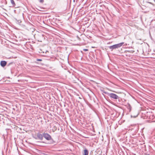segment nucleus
<instances>
[{
  "label": "nucleus",
  "instance_id": "8",
  "mask_svg": "<svg viewBox=\"0 0 155 155\" xmlns=\"http://www.w3.org/2000/svg\"><path fill=\"white\" fill-rule=\"evenodd\" d=\"M12 5V7H15L16 6L14 0H10Z\"/></svg>",
  "mask_w": 155,
  "mask_h": 155
},
{
  "label": "nucleus",
  "instance_id": "18",
  "mask_svg": "<svg viewBox=\"0 0 155 155\" xmlns=\"http://www.w3.org/2000/svg\"><path fill=\"white\" fill-rule=\"evenodd\" d=\"M74 1V2H75V0H73Z\"/></svg>",
  "mask_w": 155,
  "mask_h": 155
},
{
  "label": "nucleus",
  "instance_id": "19",
  "mask_svg": "<svg viewBox=\"0 0 155 155\" xmlns=\"http://www.w3.org/2000/svg\"><path fill=\"white\" fill-rule=\"evenodd\" d=\"M35 139H37V138H35Z\"/></svg>",
  "mask_w": 155,
  "mask_h": 155
},
{
  "label": "nucleus",
  "instance_id": "20",
  "mask_svg": "<svg viewBox=\"0 0 155 155\" xmlns=\"http://www.w3.org/2000/svg\"><path fill=\"white\" fill-rule=\"evenodd\" d=\"M10 58H12V57H10Z\"/></svg>",
  "mask_w": 155,
  "mask_h": 155
},
{
  "label": "nucleus",
  "instance_id": "15",
  "mask_svg": "<svg viewBox=\"0 0 155 155\" xmlns=\"http://www.w3.org/2000/svg\"><path fill=\"white\" fill-rule=\"evenodd\" d=\"M84 51H88V49H84Z\"/></svg>",
  "mask_w": 155,
  "mask_h": 155
},
{
  "label": "nucleus",
  "instance_id": "13",
  "mask_svg": "<svg viewBox=\"0 0 155 155\" xmlns=\"http://www.w3.org/2000/svg\"><path fill=\"white\" fill-rule=\"evenodd\" d=\"M44 2V0H39V2L41 3H43Z\"/></svg>",
  "mask_w": 155,
  "mask_h": 155
},
{
  "label": "nucleus",
  "instance_id": "7",
  "mask_svg": "<svg viewBox=\"0 0 155 155\" xmlns=\"http://www.w3.org/2000/svg\"><path fill=\"white\" fill-rule=\"evenodd\" d=\"M85 149L84 150V153L83 154V155H88V151L85 148Z\"/></svg>",
  "mask_w": 155,
  "mask_h": 155
},
{
  "label": "nucleus",
  "instance_id": "11",
  "mask_svg": "<svg viewBox=\"0 0 155 155\" xmlns=\"http://www.w3.org/2000/svg\"><path fill=\"white\" fill-rule=\"evenodd\" d=\"M128 108L130 110V111L131 109V106L130 104H129L128 106Z\"/></svg>",
  "mask_w": 155,
  "mask_h": 155
},
{
  "label": "nucleus",
  "instance_id": "10",
  "mask_svg": "<svg viewBox=\"0 0 155 155\" xmlns=\"http://www.w3.org/2000/svg\"><path fill=\"white\" fill-rule=\"evenodd\" d=\"M14 63V62H10V63H9L7 65V66H9V65H10L13 64Z\"/></svg>",
  "mask_w": 155,
  "mask_h": 155
},
{
  "label": "nucleus",
  "instance_id": "14",
  "mask_svg": "<svg viewBox=\"0 0 155 155\" xmlns=\"http://www.w3.org/2000/svg\"><path fill=\"white\" fill-rule=\"evenodd\" d=\"M18 22L19 23V24L20 25V23L21 22V21L20 20H18Z\"/></svg>",
  "mask_w": 155,
  "mask_h": 155
},
{
  "label": "nucleus",
  "instance_id": "16",
  "mask_svg": "<svg viewBox=\"0 0 155 155\" xmlns=\"http://www.w3.org/2000/svg\"><path fill=\"white\" fill-rule=\"evenodd\" d=\"M104 93L105 94H107V93L106 92H104Z\"/></svg>",
  "mask_w": 155,
  "mask_h": 155
},
{
  "label": "nucleus",
  "instance_id": "9",
  "mask_svg": "<svg viewBox=\"0 0 155 155\" xmlns=\"http://www.w3.org/2000/svg\"><path fill=\"white\" fill-rule=\"evenodd\" d=\"M50 143L51 144H54L55 143V141H54L53 139L51 138V139L50 140Z\"/></svg>",
  "mask_w": 155,
  "mask_h": 155
},
{
  "label": "nucleus",
  "instance_id": "4",
  "mask_svg": "<svg viewBox=\"0 0 155 155\" xmlns=\"http://www.w3.org/2000/svg\"><path fill=\"white\" fill-rule=\"evenodd\" d=\"M36 37L38 41H41L43 36V35L40 34L36 35Z\"/></svg>",
  "mask_w": 155,
  "mask_h": 155
},
{
  "label": "nucleus",
  "instance_id": "17",
  "mask_svg": "<svg viewBox=\"0 0 155 155\" xmlns=\"http://www.w3.org/2000/svg\"><path fill=\"white\" fill-rule=\"evenodd\" d=\"M35 62L36 63H37V62L36 61H35Z\"/></svg>",
  "mask_w": 155,
  "mask_h": 155
},
{
  "label": "nucleus",
  "instance_id": "5",
  "mask_svg": "<svg viewBox=\"0 0 155 155\" xmlns=\"http://www.w3.org/2000/svg\"><path fill=\"white\" fill-rule=\"evenodd\" d=\"M37 136L38 139L41 140H42L43 137V134H41L39 133H38L37 134Z\"/></svg>",
  "mask_w": 155,
  "mask_h": 155
},
{
  "label": "nucleus",
  "instance_id": "3",
  "mask_svg": "<svg viewBox=\"0 0 155 155\" xmlns=\"http://www.w3.org/2000/svg\"><path fill=\"white\" fill-rule=\"evenodd\" d=\"M43 137L47 140H50L51 139V137L48 133H43Z\"/></svg>",
  "mask_w": 155,
  "mask_h": 155
},
{
  "label": "nucleus",
  "instance_id": "12",
  "mask_svg": "<svg viewBox=\"0 0 155 155\" xmlns=\"http://www.w3.org/2000/svg\"><path fill=\"white\" fill-rule=\"evenodd\" d=\"M36 61H42V60L41 59H37L36 60Z\"/></svg>",
  "mask_w": 155,
  "mask_h": 155
},
{
  "label": "nucleus",
  "instance_id": "2",
  "mask_svg": "<svg viewBox=\"0 0 155 155\" xmlns=\"http://www.w3.org/2000/svg\"><path fill=\"white\" fill-rule=\"evenodd\" d=\"M108 96L114 99H118L119 98V97L117 95L114 93H108Z\"/></svg>",
  "mask_w": 155,
  "mask_h": 155
},
{
  "label": "nucleus",
  "instance_id": "1",
  "mask_svg": "<svg viewBox=\"0 0 155 155\" xmlns=\"http://www.w3.org/2000/svg\"><path fill=\"white\" fill-rule=\"evenodd\" d=\"M124 42H121L112 46H110L109 47V48L110 49L111 51H113L114 49H116L120 48L124 44Z\"/></svg>",
  "mask_w": 155,
  "mask_h": 155
},
{
  "label": "nucleus",
  "instance_id": "6",
  "mask_svg": "<svg viewBox=\"0 0 155 155\" xmlns=\"http://www.w3.org/2000/svg\"><path fill=\"white\" fill-rule=\"evenodd\" d=\"M7 64V62L5 61H2L0 62L1 66L2 67H4Z\"/></svg>",
  "mask_w": 155,
  "mask_h": 155
}]
</instances>
